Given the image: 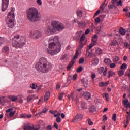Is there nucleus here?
I'll use <instances>...</instances> for the list:
<instances>
[{
	"label": "nucleus",
	"instance_id": "1",
	"mask_svg": "<svg viewBox=\"0 0 130 130\" xmlns=\"http://www.w3.org/2000/svg\"><path fill=\"white\" fill-rule=\"evenodd\" d=\"M58 39H59L58 36H55L53 39V42L50 43L48 48L46 49V51L50 55H55L61 50V46Z\"/></svg>",
	"mask_w": 130,
	"mask_h": 130
},
{
	"label": "nucleus",
	"instance_id": "2",
	"mask_svg": "<svg viewBox=\"0 0 130 130\" xmlns=\"http://www.w3.org/2000/svg\"><path fill=\"white\" fill-rule=\"evenodd\" d=\"M52 68V64L48 62L47 59L44 57L40 58L39 61L36 64V70L40 73L44 74L48 73L49 70Z\"/></svg>",
	"mask_w": 130,
	"mask_h": 130
},
{
	"label": "nucleus",
	"instance_id": "3",
	"mask_svg": "<svg viewBox=\"0 0 130 130\" xmlns=\"http://www.w3.org/2000/svg\"><path fill=\"white\" fill-rule=\"evenodd\" d=\"M26 16L29 22H38L41 19L40 13L38 12V10L35 8H29L26 12Z\"/></svg>",
	"mask_w": 130,
	"mask_h": 130
},
{
	"label": "nucleus",
	"instance_id": "4",
	"mask_svg": "<svg viewBox=\"0 0 130 130\" xmlns=\"http://www.w3.org/2000/svg\"><path fill=\"white\" fill-rule=\"evenodd\" d=\"M26 41L27 39L25 37L15 35L12 38V46L15 48H22L24 45H26Z\"/></svg>",
	"mask_w": 130,
	"mask_h": 130
},
{
	"label": "nucleus",
	"instance_id": "5",
	"mask_svg": "<svg viewBox=\"0 0 130 130\" xmlns=\"http://www.w3.org/2000/svg\"><path fill=\"white\" fill-rule=\"evenodd\" d=\"M15 8L12 7L11 11L8 13L6 18V26L12 28L14 27V21L15 20Z\"/></svg>",
	"mask_w": 130,
	"mask_h": 130
},
{
	"label": "nucleus",
	"instance_id": "6",
	"mask_svg": "<svg viewBox=\"0 0 130 130\" xmlns=\"http://www.w3.org/2000/svg\"><path fill=\"white\" fill-rule=\"evenodd\" d=\"M51 26L55 29V31H58V32H61L62 30L66 29V26L58 21H53L51 23Z\"/></svg>",
	"mask_w": 130,
	"mask_h": 130
},
{
	"label": "nucleus",
	"instance_id": "7",
	"mask_svg": "<svg viewBox=\"0 0 130 130\" xmlns=\"http://www.w3.org/2000/svg\"><path fill=\"white\" fill-rule=\"evenodd\" d=\"M82 49V47H80V48H78L76 50V52L75 53V55L72 59V61L70 62L69 65L67 66V71H70L71 69H72V67L74 66V64L75 63V60L77 59L78 58V55H79V54L81 53V50Z\"/></svg>",
	"mask_w": 130,
	"mask_h": 130
},
{
	"label": "nucleus",
	"instance_id": "8",
	"mask_svg": "<svg viewBox=\"0 0 130 130\" xmlns=\"http://www.w3.org/2000/svg\"><path fill=\"white\" fill-rule=\"evenodd\" d=\"M24 130H39L40 126L34 125L30 123H25L23 126Z\"/></svg>",
	"mask_w": 130,
	"mask_h": 130
},
{
	"label": "nucleus",
	"instance_id": "9",
	"mask_svg": "<svg viewBox=\"0 0 130 130\" xmlns=\"http://www.w3.org/2000/svg\"><path fill=\"white\" fill-rule=\"evenodd\" d=\"M55 32V29L54 27H53V26H49L46 29L45 31V34L47 36H49L50 35H52L53 33H54Z\"/></svg>",
	"mask_w": 130,
	"mask_h": 130
},
{
	"label": "nucleus",
	"instance_id": "10",
	"mask_svg": "<svg viewBox=\"0 0 130 130\" xmlns=\"http://www.w3.org/2000/svg\"><path fill=\"white\" fill-rule=\"evenodd\" d=\"M41 36H42V33L38 31H34L30 34V37L34 39H38V38H40Z\"/></svg>",
	"mask_w": 130,
	"mask_h": 130
},
{
	"label": "nucleus",
	"instance_id": "11",
	"mask_svg": "<svg viewBox=\"0 0 130 130\" xmlns=\"http://www.w3.org/2000/svg\"><path fill=\"white\" fill-rule=\"evenodd\" d=\"M9 0H2V11L5 12L9 7Z\"/></svg>",
	"mask_w": 130,
	"mask_h": 130
},
{
	"label": "nucleus",
	"instance_id": "12",
	"mask_svg": "<svg viewBox=\"0 0 130 130\" xmlns=\"http://www.w3.org/2000/svg\"><path fill=\"white\" fill-rule=\"evenodd\" d=\"M2 52L6 53L8 55L10 53V48L9 46H4L2 49Z\"/></svg>",
	"mask_w": 130,
	"mask_h": 130
},
{
	"label": "nucleus",
	"instance_id": "13",
	"mask_svg": "<svg viewBox=\"0 0 130 130\" xmlns=\"http://www.w3.org/2000/svg\"><path fill=\"white\" fill-rule=\"evenodd\" d=\"M82 120V115L77 114L75 118L73 120L72 122H78V121H81Z\"/></svg>",
	"mask_w": 130,
	"mask_h": 130
},
{
	"label": "nucleus",
	"instance_id": "14",
	"mask_svg": "<svg viewBox=\"0 0 130 130\" xmlns=\"http://www.w3.org/2000/svg\"><path fill=\"white\" fill-rule=\"evenodd\" d=\"M72 24L73 25V26L78 25V27H79V28H81V27H82V23H81V22H79L78 21V20L77 19H74L73 20H72L71 21Z\"/></svg>",
	"mask_w": 130,
	"mask_h": 130
},
{
	"label": "nucleus",
	"instance_id": "15",
	"mask_svg": "<svg viewBox=\"0 0 130 130\" xmlns=\"http://www.w3.org/2000/svg\"><path fill=\"white\" fill-rule=\"evenodd\" d=\"M76 38L80 39V43L82 44V31H78L76 34Z\"/></svg>",
	"mask_w": 130,
	"mask_h": 130
},
{
	"label": "nucleus",
	"instance_id": "16",
	"mask_svg": "<svg viewBox=\"0 0 130 130\" xmlns=\"http://www.w3.org/2000/svg\"><path fill=\"white\" fill-rule=\"evenodd\" d=\"M13 108H10L7 110V112H9V117H13L15 115V112L13 111Z\"/></svg>",
	"mask_w": 130,
	"mask_h": 130
},
{
	"label": "nucleus",
	"instance_id": "17",
	"mask_svg": "<svg viewBox=\"0 0 130 130\" xmlns=\"http://www.w3.org/2000/svg\"><path fill=\"white\" fill-rule=\"evenodd\" d=\"M86 55L88 56V57L92 58L95 56V55L93 54V52L92 51V50H87L86 52Z\"/></svg>",
	"mask_w": 130,
	"mask_h": 130
},
{
	"label": "nucleus",
	"instance_id": "18",
	"mask_svg": "<svg viewBox=\"0 0 130 130\" xmlns=\"http://www.w3.org/2000/svg\"><path fill=\"white\" fill-rule=\"evenodd\" d=\"M83 96H84L85 99H86V100H89V99L91 98V93L88 92H84L83 94Z\"/></svg>",
	"mask_w": 130,
	"mask_h": 130
},
{
	"label": "nucleus",
	"instance_id": "19",
	"mask_svg": "<svg viewBox=\"0 0 130 130\" xmlns=\"http://www.w3.org/2000/svg\"><path fill=\"white\" fill-rule=\"evenodd\" d=\"M122 103L124 105L125 108H128V106H129V102H128V100H123Z\"/></svg>",
	"mask_w": 130,
	"mask_h": 130
},
{
	"label": "nucleus",
	"instance_id": "20",
	"mask_svg": "<svg viewBox=\"0 0 130 130\" xmlns=\"http://www.w3.org/2000/svg\"><path fill=\"white\" fill-rule=\"evenodd\" d=\"M125 33H126V30H125V29L120 27L119 29V34L122 36H124V35H125Z\"/></svg>",
	"mask_w": 130,
	"mask_h": 130
},
{
	"label": "nucleus",
	"instance_id": "21",
	"mask_svg": "<svg viewBox=\"0 0 130 130\" xmlns=\"http://www.w3.org/2000/svg\"><path fill=\"white\" fill-rule=\"evenodd\" d=\"M49 97H50V92L49 91H47L45 94L44 101H47Z\"/></svg>",
	"mask_w": 130,
	"mask_h": 130
},
{
	"label": "nucleus",
	"instance_id": "22",
	"mask_svg": "<svg viewBox=\"0 0 130 130\" xmlns=\"http://www.w3.org/2000/svg\"><path fill=\"white\" fill-rule=\"evenodd\" d=\"M104 62L106 64V66H109V64L111 63V60L108 58H105Z\"/></svg>",
	"mask_w": 130,
	"mask_h": 130
},
{
	"label": "nucleus",
	"instance_id": "23",
	"mask_svg": "<svg viewBox=\"0 0 130 130\" xmlns=\"http://www.w3.org/2000/svg\"><path fill=\"white\" fill-rule=\"evenodd\" d=\"M108 78L109 79L111 78V77H113V76H115V73L113 72L112 71H108Z\"/></svg>",
	"mask_w": 130,
	"mask_h": 130
},
{
	"label": "nucleus",
	"instance_id": "24",
	"mask_svg": "<svg viewBox=\"0 0 130 130\" xmlns=\"http://www.w3.org/2000/svg\"><path fill=\"white\" fill-rule=\"evenodd\" d=\"M95 53L99 55L102 54V50L100 48H96L95 49Z\"/></svg>",
	"mask_w": 130,
	"mask_h": 130
},
{
	"label": "nucleus",
	"instance_id": "25",
	"mask_svg": "<svg viewBox=\"0 0 130 130\" xmlns=\"http://www.w3.org/2000/svg\"><path fill=\"white\" fill-rule=\"evenodd\" d=\"M89 109L90 112H95V111H96V107H95L94 105H92L89 107Z\"/></svg>",
	"mask_w": 130,
	"mask_h": 130
},
{
	"label": "nucleus",
	"instance_id": "26",
	"mask_svg": "<svg viewBox=\"0 0 130 130\" xmlns=\"http://www.w3.org/2000/svg\"><path fill=\"white\" fill-rule=\"evenodd\" d=\"M87 108H88V104H87V103H85V102L82 103V109L83 110H85L87 109Z\"/></svg>",
	"mask_w": 130,
	"mask_h": 130
},
{
	"label": "nucleus",
	"instance_id": "27",
	"mask_svg": "<svg viewBox=\"0 0 130 130\" xmlns=\"http://www.w3.org/2000/svg\"><path fill=\"white\" fill-rule=\"evenodd\" d=\"M98 63H99V59H98V58H95L93 61L92 64H93V66H97Z\"/></svg>",
	"mask_w": 130,
	"mask_h": 130
},
{
	"label": "nucleus",
	"instance_id": "28",
	"mask_svg": "<svg viewBox=\"0 0 130 130\" xmlns=\"http://www.w3.org/2000/svg\"><path fill=\"white\" fill-rule=\"evenodd\" d=\"M82 82H83V86L85 88H87L89 86V83H88L87 80H85L84 81V79H82Z\"/></svg>",
	"mask_w": 130,
	"mask_h": 130
},
{
	"label": "nucleus",
	"instance_id": "29",
	"mask_svg": "<svg viewBox=\"0 0 130 130\" xmlns=\"http://www.w3.org/2000/svg\"><path fill=\"white\" fill-rule=\"evenodd\" d=\"M127 68V64L126 63H123L120 67L121 70H125V69Z\"/></svg>",
	"mask_w": 130,
	"mask_h": 130
},
{
	"label": "nucleus",
	"instance_id": "30",
	"mask_svg": "<svg viewBox=\"0 0 130 130\" xmlns=\"http://www.w3.org/2000/svg\"><path fill=\"white\" fill-rule=\"evenodd\" d=\"M118 74L119 75V77H122L123 76V75H124V71L119 70L118 72Z\"/></svg>",
	"mask_w": 130,
	"mask_h": 130
},
{
	"label": "nucleus",
	"instance_id": "31",
	"mask_svg": "<svg viewBox=\"0 0 130 130\" xmlns=\"http://www.w3.org/2000/svg\"><path fill=\"white\" fill-rule=\"evenodd\" d=\"M10 99L12 101L15 102V101H17L18 100V97L17 96L13 95L10 98Z\"/></svg>",
	"mask_w": 130,
	"mask_h": 130
},
{
	"label": "nucleus",
	"instance_id": "32",
	"mask_svg": "<svg viewBox=\"0 0 130 130\" xmlns=\"http://www.w3.org/2000/svg\"><path fill=\"white\" fill-rule=\"evenodd\" d=\"M5 38L0 37V46L5 43Z\"/></svg>",
	"mask_w": 130,
	"mask_h": 130
},
{
	"label": "nucleus",
	"instance_id": "33",
	"mask_svg": "<svg viewBox=\"0 0 130 130\" xmlns=\"http://www.w3.org/2000/svg\"><path fill=\"white\" fill-rule=\"evenodd\" d=\"M103 15H100L99 17H97L95 19V22L96 23H99L101 21V19L100 18H102Z\"/></svg>",
	"mask_w": 130,
	"mask_h": 130
},
{
	"label": "nucleus",
	"instance_id": "34",
	"mask_svg": "<svg viewBox=\"0 0 130 130\" xmlns=\"http://www.w3.org/2000/svg\"><path fill=\"white\" fill-rule=\"evenodd\" d=\"M77 17H79V18H82V11L81 10L77 11Z\"/></svg>",
	"mask_w": 130,
	"mask_h": 130
},
{
	"label": "nucleus",
	"instance_id": "35",
	"mask_svg": "<svg viewBox=\"0 0 130 130\" xmlns=\"http://www.w3.org/2000/svg\"><path fill=\"white\" fill-rule=\"evenodd\" d=\"M98 71H99V74H102L103 73V71H104V67H102L100 68Z\"/></svg>",
	"mask_w": 130,
	"mask_h": 130
},
{
	"label": "nucleus",
	"instance_id": "36",
	"mask_svg": "<svg viewBox=\"0 0 130 130\" xmlns=\"http://www.w3.org/2000/svg\"><path fill=\"white\" fill-rule=\"evenodd\" d=\"M30 88L32 89V90H36V88H37V85H35V84L32 83L30 86Z\"/></svg>",
	"mask_w": 130,
	"mask_h": 130
},
{
	"label": "nucleus",
	"instance_id": "37",
	"mask_svg": "<svg viewBox=\"0 0 130 130\" xmlns=\"http://www.w3.org/2000/svg\"><path fill=\"white\" fill-rule=\"evenodd\" d=\"M70 83H71V78H70V77H68L67 79V82L65 83L66 87H68V85H70Z\"/></svg>",
	"mask_w": 130,
	"mask_h": 130
},
{
	"label": "nucleus",
	"instance_id": "38",
	"mask_svg": "<svg viewBox=\"0 0 130 130\" xmlns=\"http://www.w3.org/2000/svg\"><path fill=\"white\" fill-rule=\"evenodd\" d=\"M95 44L93 43H91L89 46H88L89 48L87 49V50H90L91 48H92V47H93V46H95Z\"/></svg>",
	"mask_w": 130,
	"mask_h": 130
},
{
	"label": "nucleus",
	"instance_id": "39",
	"mask_svg": "<svg viewBox=\"0 0 130 130\" xmlns=\"http://www.w3.org/2000/svg\"><path fill=\"white\" fill-rule=\"evenodd\" d=\"M119 60V57L118 56H115L113 58V62H117Z\"/></svg>",
	"mask_w": 130,
	"mask_h": 130
},
{
	"label": "nucleus",
	"instance_id": "40",
	"mask_svg": "<svg viewBox=\"0 0 130 130\" xmlns=\"http://www.w3.org/2000/svg\"><path fill=\"white\" fill-rule=\"evenodd\" d=\"M104 6H105V2H104L100 7V9H101L102 11H104Z\"/></svg>",
	"mask_w": 130,
	"mask_h": 130
},
{
	"label": "nucleus",
	"instance_id": "41",
	"mask_svg": "<svg viewBox=\"0 0 130 130\" xmlns=\"http://www.w3.org/2000/svg\"><path fill=\"white\" fill-rule=\"evenodd\" d=\"M6 113H5V120L6 119L8 118V117H10V112H7V110L6 111Z\"/></svg>",
	"mask_w": 130,
	"mask_h": 130
},
{
	"label": "nucleus",
	"instance_id": "42",
	"mask_svg": "<svg viewBox=\"0 0 130 130\" xmlns=\"http://www.w3.org/2000/svg\"><path fill=\"white\" fill-rule=\"evenodd\" d=\"M108 70V69L107 68V67H106L105 69V71L103 72V75L104 76H105V77H106V76L107 75Z\"/></svg>",
	"mask_w": 130,
	"mask_h": 130
},
{
	"label": "nucleus",
	"instance_id": "43",
	"mask_svg": "<svg viewBox=\"0 0 130 130\" xmlns=\"http://www.w3.org/2000/svg\"><path fill=\"white\" fill-rule=\"evenodd\" d=\"M112 119L114 120V121H116V113L113 114Z\"/></svg>",
	"mask_w": 130,
	"mask_h": 130
},
{
	"label": "nucleus",
	"instance_id": "44",
	"mask_svg": "<svg viewBox=\"0 0 130 130\" xmlns=\"http://www.w3.org/2000/svg\"><path fill=\"white\" fill-rule=\"evenodd\" d=\"M91 78L92 80L95 78H96V74H95L94 73H92L91 75Z\"/></svg>",
	"mask_w": 130,
	"mask_h": 130
},
{
	"label": "nucleus",
	"instance_id": "45",
	"mask_svg": "<svg viewBox=\"0 0 130 130\" xmlns=\"http://www.w3.org/2000/svg\"><path fill=\"white\" fill-rule=\"evenodd\" d=\"M77 78H78V75H77V74H75L73 75L72 79L73 81H76Z\"/></svg>",
	"mask_w": 130,
	"mask_h": 130
},
{
	"label": "nucleus",
	"instance_id": "46",
	"mask_svg": "<svg viewBox=\"0 0 130 130\" xmlns=\"http://www.w3.org/2000/svg\"><path fill=\"white\" fill-rule=\"evenodd\" d=\"M63 98V93H60L58 96L59 100H62V98Z\"/></svg>",
	"mask_w": 130,
	"mask_h": 130
},
{
	"label": "nucleus",
	"instance_id": "47",
	"mask_svg": "<svg viewBox=\"0 0 130 130\" xmlns=\"http://www.w3.org/2000/svg\"><path fill=\"white\" fill-rule=\"evenodd\" d=\"M56 121L58 123L60 122V121H61V118H60V117H57L56 119Z\"/></svg>",
	"mask_w": 130,
	"mask_h": 130
},
{
	"label": "nucleus",
	"instance_id": "48",
	"mask_svg": "<svg viewBox=\"0 0 130 130\" xmlns=\"http://www.w3.org/2000/svg\"><path fill=\"white\" fill-rule=\"evenodd\" d=\"M32 99H33V97L31 95H29L28 96V98H27V101L28 102H30V101H31V100H32Z\"/></svg>",
	"mask_w": 130,
	"mask_h": 130
},
{
	"label": "nucleus",
	"instance_id": "49",
	"mask_svg": "<svg viewBox=\"0 0 130 130\" xmlns=\"http://www.w3.org/2000/svg\"><path fill=\"white\" fill-rule=\"evenodd\" d=\"M117 6H122V1H121V0H119L117 3Z\"/></svg>",
	"mask_w": 130,
	"mask_h": 130
},
{
	"label": "nucleus",
	"instance_id": "50",
	"mask_svg": "<svg viewBox=\"0 0 130 130\" xmlns=\"http://www.w3.org/2000/svg\"><path fill=\"white\" fill-rule=\"evenodd\" d=\"M115 67H116V65L114 63L110 64V68H111V69H113L114 68H115Z\"/></svg>",
	"mask_w": 130,
	"mask_h": 130
},
{
	"label": "nucleus",
	"instance_id": "51",
	"mask_svg": "<svg viewBox=\"0 0 130 130\" xmlns=\"http://www.w3.org/2000/svg\"><path fill=\"white\" fill-rule=\"evenodd\" d=\"M99 85L100 86V87H104V86H105L104 82H99Z\"/></svg>",
	"mask_w": 130,
	"mask_h": 130
},
{
	"label": "nucleus",
	"instance_id": "52",
	"mask_svg": "<svg viewBox=\"0 0 130 130\" xmlns=\"http://www.w3.org/2000/svg\"><path fill=\"white\" fill-rule=\"evenodd\" d=\"M20 116L21 118H27V114H22Z\"/></svg>",
	"mask_w": 130,
	"mask_h": 130
},
{
	"label": "nucleus",
	"instance_id": "53",
	"mask_svg": "<svg viewBox=\"0 0 130 130\" xmlns=\"http://www.w3.org/2000/svg\"><path fill=\"white\" fill-rule=\"evenodd\" d=\"M46 130H52V127L51 125H49L46 127Z\"/></svg>",
	"mask_w": 130,
	"mask_h": 130
},
{
	"label": "nucleus",
	"instance_id": "54",
	"mask_svg": "<svg viewBox=\"0 0 130 130\" xmlns=\"http://www.w3.org/2000/svg\"><path fill=\"white\" fill-rule=\"evenodd\" d=\"M77 73H81L82 72V66H80V68H79L77 70H76Z\"/></svg>",
	"mask_w": 130,
	"mask_h": 130
},
{
	"label": "nucleus",
	"instance_id": "55",
	"mask_svg": "<svg viewBox=\"0 0 130 130\" xmlns=\"http://www.w3.org/2000/svg\"><path fill=\"white\" fill-rule=\"evenodd\" d=\"M54 117H60V113L58 112L54 115Z\"/></svg>",
	"mask_w": 130,
	"mask_h": 130
},
{
	"label": "nucleus",
	"instance_id": "56",
	"mask_svg": "<svg viewBox=\"0 0 130 130\" xmlns=\"http://www.w3.org/2000/svg\"><path fill=\"white\" fill-rule=\"evenodd\" d=\"M48 111V109L47 108H45L43 109L42 112L43 113H45L46 112H47Z\"/></svg>",
	"mask_w": 130,
	"mask_h": 130
},
{
	"label": "nucleus",
	"instance_id": "57",
	"mask_svg": "<svg viewBox=\"0 0 130 130\" xmlns=\"http://www.w3.org/2000/svg\"><path fill=\"white\" fill-rule=\"evenodd\" d=\"M124 46H125L126 48H129V44L127 42H125L124 43Z\"/></svg>",
	"mask_w": 130,
	"mask_h": 130
},
{
	"label": "nucleus",
	"instance_id": "58",
	"mask_svg": "<svg viewBox=\"0 0 130 130\" xmlns=\"http://www.w3.org/2000/svg\"><path fill=\"white\" fill-rule=\"evenodd\" d=\"M37 3L39 6H41L42 5V2L41 0H37Z\"/></svg>",
	"mask_w": 130,
	"mask_h": 130
},
{
	"label": "nucleus",
	"instance_id": "59",
	"mask_svg": "<svg viewBox=\"0 0 130 130\" xmlns=\"http://www.w3.org/2000/svg\"><path fill=\"white\" fill-rule=\"evenodd\" d=\"M88 124L89 125H93V122L91 120V119H88Z\"/></svg>",
	"mask_w": 130,
	"mask_h": 130
},
{
	"label": "nucleus",
	"instance_id": "60",
	"mask_svg": "<svg viewBox=\"0 0 130 130\" xmlns=\"http://www.w3.org/2000/svg\"><path fill=\"white\" fill-rule=\"evenodd\" d=\"M118 0H112L111 3L113 6H115V3L117 2Z\"/></svg>",
	"mask_w": 130,
	"mask_h": 130
},
{
	"label": "nucleus",
	"instance_id": "61",
	"mask_svg": "<svg viewBox=\"0 0 130 130\" xmlns=\"http://www.w3.org/2000/svg\"><path fill=\"white\" fill-rule=\"evenodd\" d=\"M103 121H106V120H107V116L106 115H104L103 116Z\"/></svg>",
	"mask_w": 130,
	"mask_h": 130
},
{
	"label": "nucleus",
	"instance_id": "62",
	"mask_svg": "<svg viewBox=\"0 0 130 130\" xmlns=\"http://www.w3.org/2000/svg\"><path fill=\"white\" fill-rule=\"evenodd\" d=\"M42 85H40L38 88V89H37V91L38 92H40V90H42Z\"/></svg>",
	"mask_w": 130,
	"mask_h": 130
},
{
	"label": "nucleus",
	"instance_id": "63",
	"mask_svg": "<svg viewBox=\"0 0 130 130\" xmlns=\"http://www.w3.org/2000/svg\"><path fill=\"white\" fill-rule=\"evenodd\" d=\"M129 123V121L126 120V121L124 123L125 127H127Z\"/></svg>",
	"mask_w": 130,
	"mask_h": 130
},
{
	"label": "nucleus",
	"instance_id": "64",
	"mask_svg": "<svg viewBox=\"0 0 130 130\" xmlns=\"http://www.w3.org/2000/svg\"><path fill=\"white\" fill-rule=\"evenodd\" d=\"M100 9L98 10L95 13L94 16H98V15H99V14H100Z\"/></svg>",
	"mask_w": 130,
	"mask_h": 130
}]
</instances>
